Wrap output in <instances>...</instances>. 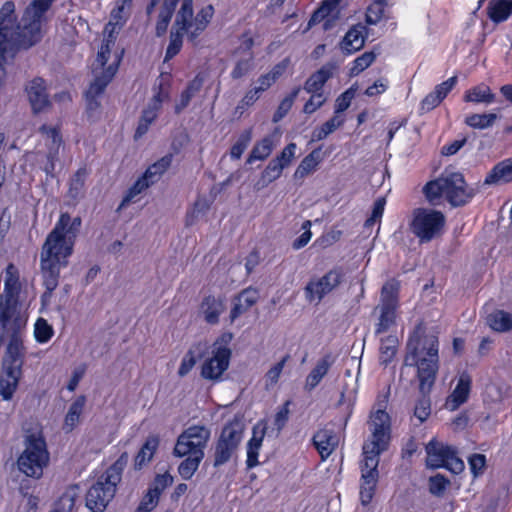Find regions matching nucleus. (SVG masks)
I'll return each instance as SVG.
<instances>
[{"label": "nucleus", "mask_w": 512, "mask_h": 512, "mask_svg": "<svg viewBox=\"0 0 512 512\" xmlns=\"http://www.w3.org/2000/svg\"><path fill=\"white\" fill-rule=\"evenodd\" d=\"M254 68V58L252 54L248 57L238 60L231 71V77L233 79H239L247 75Z\"/></svg>", "instance_id": "obj_58"}, {"label": "nucleus", "mask_w": 512, "mask_h": 512, "mask_svg": "<svg viewBox=\"0 0 512 512\" xmlns=\"http://www.w3.org/2000/svg\"><path fill=\"white\" fill-rule=\"evenodd\" d=\"M184 35L185 34L177 31V29H175L172 26L171 33H170V42L167 47L166 55H165V61L172 59L174 56H176L180 52V50L182 48V44H183V36Z\"/></svg>", "instance_id": "obj_54"}, {"label": "nucleus", "mask_w": 512, "mask_h": 512, "mask_svg": "<svg viewBox=\"0 0 512 512\" xmlns=\"http://www.w3.org/2000/svg\"><path fill=\"white\" fill-rule=\"evenodd\" d=\"M186 458L179 464L178 473L184 480H189L198 470L204 456L188 454Z\"/></svg>", "instance_id": "obj_47"}, {"label": "nucleus", "mask_w": 512, "mask_h": 512, "mask_svg": "<svg viewBox=\"0 0 512 512\" xmlns=\"http://www.w3.org/2000/svg\"><path fill=\"white\" fill-rule=\"evenodd\" d=\"M252 139V131L251 129L245 130L235 142V144L231 147L230 156L232 159L238 160L241 158L242 154L248 147L250 141Z\"/></svg>", "instance_id": "obj_55"}, {"label": "nucleus", "mask_w": 512, "mask_h": 512, "mask_svg": "<svg viewBox=\"0 0 512 512\" xmlns=\"http://www.w3.org/2000/svg\"><path fill=\"white\" fill-rule=\"evenodd\" d=\"M471 389V378L468 374H462L457 382L453 392L447 397L445 407L454 411L464 404L470 393Z\"/></svg>", "instance_id": "obj_27"}, {"label": "nucleus", "mask_w": 512, "mask_h": 512, "mask_svg": "<svg viewBox=\"0 0 512 512\" xmlns=\"http://www.w3.org/2000/svg\"><path fill=\"white\" fill-rule=\"evenodd\" d=\"M259 299V293L256 289H244L233 302V307L230 312V319L234 321L239 316L247 312Z\"/></svg>", "instance_id": "obj_30"}, {"label": "nucleus", "mask_w": 512, "mask_h": 512, "mask_svg": "<svg viewBox=\"0 0 512 512\" xmlns=\"http://www.w3.org/2000/svg\"><path fill=\"white\" fill-rule=\"evenodd\" d=\"M320 162V151L318 149L313 150L311 153H309L302 159V161L296 168L293 177L297 180L304 179L305 177L316 171Z\"/></svg>", "instance_id": "obj_40"}, {"label": "nucleus", "mask_w": 512, "mask_h": 512, "mask_svg": "<svg viewBox=\"0 0 512 512\" xmlns=\"http://www.w3.org/2000/svg\"><path fill=\"white\" fill-rule=\"evenodd\" d=\"M287 356L284 357L281 361L277 362L276 364H274L269 370L268 372L266 373L265 375V383H266V387L267 388H270V387H273L274 385L277 384L279 378H280V375L283 371V368L285 366V363L287 361Z\"/></svg>", "instance_id": "obj_59"}, {"label": "nucleus", "mask_w": 512, "mask_h": 512, "mask_svg": "<svg viewBox=\"0 0 512 512\" xmlns=\"http://www.w3.org/2000/svg\"><path fill=\"white\" fill-rule=\"evenodd\" d=\"M298 92L299 89H295L289 96L285 97L281 101L277 111L273 116L274 122L280 121L289 112V110L292 108L295 98L297 97Z\"/></svg>", "instance_id": "obj_61"}, {"label": "nucleus", "mask_w": 512, "mask_h": 512, "mask_svg": "<svg viewBox=\"0 0 512 512\" xmlns=\"http://www.w3.org/2000/svg\"><path fill=\"white\" fill-rule=\"evenodd\" d=\"M167 95L159 91L147 104L146 108L142 112L139 124L135 132V138H141L149 129V126L157 118L158 112L161 109L162 103Z\"/></svg>", "instance_id": "obj_20"}, {"label": "nucleus", "mask_w": 512, "mask_h": 512, "mask_svg": "<svg viewBox=\"0 0 512 512\" xmlns=\"http://www.w3.org/2000/svg\"><path fill=\"white\" fill-rule=\"evenodd\" d=\"M376 59L374 52H365L353 61L350 69V76H357L362 71L367 69Z\"/></svg>", "instance_id": "obj_57"}, {"label": "nucleus", "mask_w": 512, "mask_h": 512, "mask_svg": "<svg viewBox=\"0 0 512 512\" xmlns=\"http://www.w3.org/2000/svg\"><path fill=\"white\" fill-rule=\"evenodd\" d=\"M345 122V118L343 115H336L323 123L320 127L315 128L312 132V140L320 141L327 138L331 133H333L336 129L341 127Z\"/></svg>", "instance_id": "obj_44"}, {"label": "nucleus", "mask_w": 512, "mask_h": 512, "mask_svg": "<svg viewBox=\"0 0 512 512\" xmlns=\"http://www.w3.org/2000/svg\"><path fill=\"white\" fill-rule=\"evenodd\" d=\"M279 140L280 133L278 130H275L273 133L257 141L247 158V163L251 164L254 161H263L267 159L279 143Z\"/></svg>", "instance_id": "obj_24"}, {"label": "nucleus", "mask_w": 512, "mask_h": 512, "mask_svg": "<svg viewBox=\"0 0 512 512\" xmlns=\"http://www.w3.org/2000/svg\"><path fill=\"white\" fill-rule=\"evenodd\" d=\"M365 26L359 24L353 26L345 35L341 48L348 54L354 53L360 50L364 46L365 42Z\"/></svg>", "instance_id": "obj_35"}, {"label": "nucleus", "mask_w": 512, "mask_h": 512, "mask_svg": "<svg viewBox=\"0 0 512 512\" xmlns=\"http://www.w3.org/2000/svg\"><path fill=\"white\" fill-rule=\"evenodd\" d=\"M54 335L52 326L44 318H38L34 325V337L38 343H47Z\"/></svg>", "instance_id": "obj_52"}, {"label": "nucleus", "mask_w": 512, "mask_h": 512, "mask_svg": "<svg viewBox=\"0 0 512 512\" xmlns=\"http://www.w3.org/2000/svg\"><path fill=\"white\" fill-rule=\"evenodd\" d=\"M58 230L53 228L47 235L40 252V273L46 288L44 299L51 297L57 288L60 271L68 265V259L73 253L74 240Z\"/></svg>", "instance_id": "obj_3"}, {"label": "nucleus", "mask_w": 512, "mask_h": 512, "mask_svg": "<svg viewBox=\"0 0 512 512\" xmlns=\"http://www.w3.org/2000/svg\"><path fill=\"white\" fill-rule=\"evenodd\" d=\"M335 69L336 66L332 63L322 66L307 79L304 85L305 91L308 93L322 92L323 86L332 77Z\"/></svg>", "instance_id": "obj_34"}, {"label": "nucleus", "mask_w": 512, "mask_h": 512, "mask_svg": "<svg viewBox=\"0 0 512 512\" xmlns=\"http://www.w3.org/2000/svg\"><path fill=\"white\" fill-rule=\"evenodd\" d=\"M385 13V0H375L371 3L366 12V21L368 24H377Z\"/></svg>", "instance_id": "obj_56"}, {"label": "nucleus", "mask_w": 512, "mask_h": 512, "mask_svg": "<svg viewBox=\"0 0 512 512\" xmlns=\"http://www.w3.org/2000/svg\"><path fill=\"white\" fill-rule=\"evenodd\" d=\"M386 204L385 198H378L373 205L371 216L365 221L364 228L368 229L375 223L379 222L384 213V207Z\"/></svg>", "instance_id": "obj_62"}, {"label": "nucleus", "mask_w": 512, "mask_h": 512, "mask_svg": "<svg viewBox=\"0 0 512 512\" xmlns=\"http://www.w3.org/2000/svg\"><path fill=\"white\" fill-rule=\"evenodd\" d=\"M457 83V76H452L446 81L438 84L434 90L426 95L420 104V110L422 112H429L436 108L442 100L448 95Z\"/></svg>", "instance_id": "obj_23"}, {"label": "nucleus", "mask_w": 512, "mask_h": 512, "mask_svg": "<svg viewBox=\"0 0 512 512\" xmlns=\"http://www.w3.org/2000/svg\"><path fill=\"white\" fill-rule=\"evenodd\" d=\"M171 162L172 156L166 155L149 166L143 176L148 179L149 183L152 185L157 182L163 173L170 167Z\"/></svg>", "instance_id": "obj_46"}, {"label": "nucleus", "mask_w": 512, "mask_h": 512, "mask_svg": "<svg viewBox=\"0 0 512 512\" xmlns=\"http://www.w3.org/2000/svg\"><path fill=\"white\" fill-rule=\"evenodd\" d=\"M39 132L42 140L47 146V162L43 167L46 174H52L55 169V160L57 159L59 148L62 144V138L57 127L43 125Z\"/></svg>", "instance_id": "obj_19"}, {"label": "nucleus", "mask_w": 512, "mask_h": 512, "mask_svg": "<svg viewBox=\"0 0 512 512\" xmlns=\"http://www.w3.org/2000/svg\"><path fill=\"white\" fill-rule=\"evenodd\" d=\"M355 96V90L353 88H349L344 93H342L335 101V112L336 115H341L351 104Z\"/></svg>", "instance_id": "obj_64"}, {"label": "nucleus", "mask_w": 512, "mask_h": 512, "mask_svg": "<svg viewBox=\"0 0 512 512\" xmlns=\"http://www.w3.org/2000/svg\"><path fill=\"white\" fill-rule=\"evenodd\" d=\"M161 0H151V4L147 8V13L151 14L152 9L155 5H157ZM179 0H163V4L161 6L158 20L156 23V34L158 36H162L168 28V25L170 23L172 13L175 10L176 3Z\"/></svg>", "instance_id": "obj_32"}, {"label": "nucleus", "mask_w": 512, "mask_h": 512, "mask_svg": "<svg viewBox=\"0 0 512 512\" xmlns=\"http://www.w3.org/2000/svg\"><path fill=\"white\" fill-rule=\"evenodd\" d=\"M211 437V431L204 425H193L177 438L173 454L183 458L188 454L205 456L204 450Z\"/></svg>", "instance_id": "obj_13"}, {"label": "nucleus", "mask_w": 512, "mask_h": 512, "mask_svg": "<svg viewBox=\"0 0 512 512\" xmlns=\"http://www.w3.org/2000/svg\"><path fill=\"white\" fill-rule=\"evenodd\" d=\"M488 326L500 333L512 330V313L504 310H495L487 316Z\"/></svg>", "instance_id": "obj_39"}, {"label": "nucleus", "mask_w": 512, "mask_h": 512, "mask_svg": "<svg viewBox=\"0 0 512 512\" xmlns=\"http://www.w3.org/2000/svg\"><path fill=\"white\" fill-rule=\"evenodd\" d=\"M498 116L495 113L471 114L465 118V124L474 129L492 127Z\"/></svg>", "instance_id": "obj_48"}, {"label": "nucleus", "mask_w": 512, "mask_h": 512, "mask_svg": "<svg viewBox=\"0 0 512 512\" xmlns=\"http://www.w3.org/2000/svg\"><path fill=\"white\" fill-rule=\"evenodd\" d=\"M464 100L466 102L491 104L495 101V95L488 86L481 84L466 91Z\"/></svg>", "instance_id": "obj_42"}, {"label": "nucleus", "mask_w": 512, "mask_h": 512, "mask_svg": "<svg viewBox=\"0 0 512 512\" xmlns=\"http://www.w3.org/2000/svg\"><path fill=\"white\" fill-rule=\"evenodd\" d=\"M283 170L284 168L282 165L278 164L274 159H272L262 171L260 179L255 184V189L261 190L267 187L270 183L277 180L281 176Z\"/></svg>", "instance_id": "obj_43"}, {"label": "nucleus", "mask_w": 512, "mask_h": 512, "mask_svg": "<svg viewBox=\"0 0 512 512\" xmlns=\"http://www.w3.org/2000/svg\"><path fill=\"white\" fill-rule=\"evenodd\" d=\"M342 278L343 273L339 269H332L321 277L311 278L304 288L305 299L309 303L319 304L340 285Z\"/></svg>", "instance_id": "obj_18"}, {"label": "nucleus", "mask_w": 512, "mask_h": 512, "mask_svg": "<svg viewBox=\"0 0 512 512\" xmlns=\"http://www.w3.org/2000/svg\"><path fill=\"white\" fill-rule=\"evenodd\" d=\"M512 182V157L497 163L487 174L485 185H502Z\"/></svg>", "instance_id": "obj_31"}, {"label": "nucleus", "mask_w": 512, "mask_h": 512, "mask_svg": "<svg viewBox=\"0 0 512 512\" xmlns=\"http://www.w3.org/2000/svg\"><path fill=\"white\" fill-rule=\"evenodd\" d=\"M231 358V350L227 342L222 338L213 343L211 352L205 358L201 366V376L210 381L222 380V375L228 369Z\"/></svg>", "instance_id": "obj_16"}, {"label": "nucleus", "mask_w": 512, "mask_h": 512, "mask_svg": "<svg viewBox=\"0 0 512 512\" xmlns=\"http://www.w3.org/2000/svg\"><path fill=\"white\" fill-rule=\"evenodd\" d=\"M202 80L198 77L193 79L187 86V88L181 93L180 101L176 105V111L180 112L182 109L188 106L194 95L201 89Z\"/></svg>", "instance_id": "obj_51"}, {"label": "nucleus", "mask_w": 512, "mask_h": 512, "mask_svg": "<svg viewBox=\"0 0 512 512\" xmlns=\"http://www.w3.org/2000/svg\"><path fill=\"white\" fill-rule=\"evenodd\" d=\"M297 150L296 143H289L287 146L284 147V149L280 152L279 155H277L274 160L282 165V167L285 169L288 167L292 161L295 158Z\"/></svg>", "instance_id": "obj_60"}, {"label": "nucleus", "mask_w": 512, "mask_h": 512, "mask_svg": "<svg viewBox=\"0 0 512 512\" xmlns=\"http://www.w3.org/2000/svg\"><path fill=\"white\" fill-rule=\"evenodd\" d=\"M446 217L432 208H416L409 221L411 233L421 244L440 238L445 232Z\"/></svg>", "instance_id": "obj_10"}, {"label": "nucleus", "mask_w": 512, "mask_h": 512, "mask_svg": "<svg viewBox=\"0 0 512 512\" xmlns=\"http://www.w3.org/2000/svg\"><path fill=\"white\" fill-rule=\"evenodd\" d=\"M399 290L400 283L395 279H391L383 285L380 294V302L375 308V311L378 312L375 334L388 332L396 326L397 310L399 307Z\"/></svg>", "instance_id": "obj_12"}, {"label": "nucleus", "mask_w": 512, "mask_h": 512, "mask_svg": "<svg viewBox=\"0 0 512 512\" xmlns=\"http://www.w3.org/2000/svg\"><path fill=\"white\" fill-rule=\"evenodd\" d=\"M35 0L26 8L19 24L16 23L15 4L6 1L0 9V86L5 78L3 68L4 55L14 48H29L39 42L43 36V24L48 10L33 9Z\"/></svg>", "instance_id": "obj_1"}, {"label": "nucleus", "mask_w": 512, "mask_h": 512, "mask_svg": "<svg viewBox=\"0 0 512 512\" xmlns=\"http://www.w3.org/2000/svg\"><path fill=\"white\" fill-rule=\"evenodd\" d=\"M397 347L398 339L396 336L389 335L385 338H382L380 346V362L385 365L390 363L396 355Z\"/></svg>", "instance_id": "obj_50"}, {"label": "nucleus", "mask_w": 512, "mask_h": 512, "mask_svg": "<svg viewBox=\"0 0 512 512\" xmlns=\"http://www.w3.org/2000/svg\"><path fill=\"white\" fill-rule=\"evenodd\" d=\"M88 176V172L85 168H80L72 176L69 182L68 197L74 201H78L84 197L85 194V182Z\"/></svg>", "instance_id": "obj_41"}, {"label": "nucleus", "mask_w": 512, "mask_h": 512, "mask_svg": "<svg viewBox=\"0 0 512 512\" xmlns=\"http://www.w3.org/2000/svg\"><path fill=\"white\" fill-rule=\"evenodd\" d=\"M371 440L363 446L361 464L360 500L363 505L371 502L378 481L379 455L387 448L390 440V417L379 404L370 416Z\"/></svg>", "instance_id": "obj_2"}, {"label": "nucleus", "mask_w": 512, "mask_h": 512, "mask_svg": "<svg viewBox=\"0 0 512 512\" xmlns=\"http://www.w3.org/2000/svg\"><path fill=\"white\" fill-rule=\"evenodd\" d=\"M27 320L26 314L0 316V341L8 342L3 364L22 367Z\"/></svg>", "instance_id": "obj_7"}, {"label": "nucleus", "mask_w": 512, "mask_h": 512, "mask_svg": "<svg viewBox=\"0 0 512 512\" xmlns=\"http://www.w3.org/2000/svg\"><path fill=\"white\" fill-rule=\"evenodd\" d=\"M423 192L432 204H439L444 197L452 206L457 207L468 203L478 190L469 187L461 173L445 172L436 180L428 182Z\"/></svg>", "instance_id": "obj_6"}, {"label": "nucleus", "mask_w": 512, "mask_h": 512, "mask_svg": "<svg viewBox=\"0 0 512 512\" xmlns=\"http://www.w3.org/2000/svg\"><path fill=\"white\" fill-rule=\"evenodd\" d=\"M313 443L321 455V458L324 460L336 449L339 439L332 430L321 429L313 436Z\"/></svg>", "instance_id": "obj_28"}, {"label": "nucleus", "mask_w": 512, "mask_h": 512, "mask_svg": "<svg viewBox=\"0 0 512 512\" xmlns=\"http://www.w3.org/2000/svg\"><path fill=\"white\" fill-rule=\"evenodd\" d=\"M26 90L34 112H41L49 105L48 94L43 79H33L26 87Z\"/></svg>", "instance_id": "obj_26"}, {"label": "nucleus", "mask_w": 512, "mask_h": 512, "mask_svg": "<svg viewBox=\"0 0 512 512\" xmlns=\"http://www.w3.org/2000/svg\"><path fill=\"white\" fill-rule=\"evenodd\" d=\"M159 445V439L155 436H151L147 438L146 442L138 452L136 459H135V465L138 467H142L146 463H148L154 453L157 450V447Z\"/></svg>", "instance_id": "obj_49"}, {"label": "nucleus", "mask_w": 512, "mask_h": 512, "mask_svg": "<svg viewBox=\"0 0 512 512\" xmlns=\"http://www.w3.org/2000/svg\"><path fill=\"white\" fill-rule=\"evenodd\" d=\"M133 0H117L111 11L110 20L104 28V33L117 34L126 23L132 7Z\"/></svg>", "instance_id": "obj_22"}, {"label": "nucleus", "mask_w": 512, "mask_h": 512, "mask_svg": "<svg viewBox=\"0 0 512 512\" xmlns=\"http://www.w3.org/2000/svg\"><path fill=\"white\" fill-rule=\"evenodd\" d=\"M214 14L211 5L203 7L194 15L193 0H181L173 27L194 41L208 26Z\"/></svg>", "instance_id": "obj_11"}, {"label": "nucleus", "mask_w": 512, "mask_h": 512, "mask_svg": "<svg viewBox=\"0 0 512 512\" xmlns=\"http://www.w3.org/2000/svg\"><path fill=\"white\" fill-rule=\"evenodd\" d=\"M81 226V219L76 217L71 219L68 213L61 214L59 220L55 224L54 228H59V232L63 235H67L72 237V240L75 239L76 234Z\"/></svg>", "instance_id": "obj_45"}, {"label": "nucleus", "mask_w": 512, "mask_h": 512, "mask_svg": "<svg viewBox=\"0 0 512 512\" xmlns=\"http://www.w3.org/2000/svg\"><path fill=\"white\" fill-rule=\"evenodd\" d=\"M85 404L86 398L83 395L78 396L73 400L68 408L62 425L64 432L70 433L80 424Z\"/></svg>", "instance_id": "obj_33"}, {"label": "nucleus", "mask_w": 512, "mask_h": 512, "mask_svg": "<svg viewBox=\"0 0 512 512\" xmlns=\"http://www.w3.org/2000/svg\"><path fill=\"white\" fill-rule=\"evenodd\" d=\"M49 460L50 455L42 434L27 435L24 441V450L16 461L18 470L27 477L40 479Z\"/></svg>", "instance_id": "obj_8"}, {"label": "nucleus", "mask_w": 512, "mask_h": 512, "mask_svg": "<svg viewBox=\"0 0 512 512\" xmlns=\"http://www.w3.org/2000/svg\"><path fill=\"white\" fill-rule=\"evenodd\" d=\"M172 483L173 477L169 473L157 475L149 491L156 493V495L160 497L165 488L172 485Z\"/></svg>", "instance_id": "obj_63"}, {"label": "nucleus", "mask_w": 512, "mask_h": 512, "mask_svg": "<svg viewBox=\"0 0 512 512\" xmlns=\"http://www.w3.org/2000/svg\"><path fill=\"white\" fill-rule=\"evenodd\" d=\"M151 184L148 179L144 176L137 179V181L133 184V186L127 191L124 196L120 208L127 206L130 202H132L136 196L145 191Z\"/></svg>", "instance_id": "obj_53"}, {"label": "nucleus", "mask_w": 512, "mask_h": 512, "mask_svg": "<svg viewBox=\"0 0 512 512\" xmlns=\"http://www.w3.org/2000/svg\"><path fill=\"white\" fill-rule=\"evenodd\" d=\"M243 431V424L239 420H233L223 427L215 445L214 467H220L232 458L242 440Z\"/></svg>", "instance_id": "obj_14"}, {"label": "nucleus", "mask_w": 512, "mask_h": 512, "mask_svg": "<svg viewBox=\"0 0 512 512\" xmlns=\"http://www.w3.org/2000/svg\"><path fill=\"white\" fill-rule=\"evenodd\" d=\"M512 12V0H491L487 6L488 17L494 23L506 21Z\"/></svg>", "instance_id": "obj_37"}, {"label": "nucleus", "mask_w": 512, "mask_h": 512, "mask_svg": "<svg viewBox=\"0 0 512 512\" xmlns=\"http://www.w3.org/2000/svg\"><path fill=\"white\" fill-rule=\"evenodd\" d=\"M439 343L435 335H414L407 343L405 364L417 368L419 388L427 393L433 386L439 368Z\"/></svg>", "instance_id": "obj_4"}, {"label": "nucleus", "mask_w": 512, "mask_h": 512, "mask_svg": "<svg viewBox=\"0 0 512 512\" xmlns=\"http://www.w3.org/2000/svg\"><path fill=\"white\" fill-rule=\"evenodd\" d=\"M425 450L426 464L430 468L445 467L455 474L461 473L465 468L463 460L458 457L457 451L452 446L432 439L427 443Z\"/></svg>", "instance_id": "obj_15"}, {"label": "nucleus", "mask_w": 512, "mask_h": 512, "mask_svg": "<svg viewBox=\"0 0 512 512\" xmlns=\"http://www.w3.org/2000/svg\"><path fill=\"white\" fill-rule=\"evenodd\" d=\"M22 374V367L3 364L0 377V394L4 400H10L16 391L19 379Z\"/></svg>", "instance_id": "obj_21"}, {"label": "nucleus", "mask_w": 512, "mask_h": 512, "mask_svg": "<svg viewBox=\"0 0 512 512\" xmlns=\"http://www.w3.org/2000/svg\"><path fill=\"white\" fill-rule=\"evenodd\" d=\"M125 462L117 460L103 473L86 494V506L92 512H103L116 492V486L121 481Z\"/></svg>", "instance_id": "obj_9"}, {"label": "nucleus", "mask_w": 512, "mask_h": 512, "mask_svg": "<svg viewBox=\"0 0 512 512\" xmlns=\"http://www.w3.org/2000/svg\"><path fill=\"white\" fill-rule=\"evenodd\" d=\"M265 435V427L255 426L253 428V434L247 444V466L249 468L258 465L259 451L262 446V442Z\"/></svg>", "instance_id": "obj_36"}, {"label": "nucleus", "mask_w": 512, "mask_h": 512, "mask_svg": "<svg viewBox=\"0 0 512 512\" xmlns=\"http://www.w3.org/2000/svg\"><path fill=\"white\" fill-rule=\"evenodd\" d=\"M225 304L224 299L209 295L205 297L200 305V314L204 317L205 321L209 324H216L219 321V316L224 312Z\"/></svg>", "instance_id": "obj_29"}, {"label": "nucleus", "mask_w": 512, "mask_h": 512, "mask_svg": "<svg viewBox=\"0 0 512 512\" xmlns=\"http://www.w3.org/2000/svg\"><path fill=\"white\" fill-rule=\"evenodd\" d=\"M341 0H324L321 7L314 12L308 23V28L323 22V30L332 27V22L338 14L337 7Z\"/></svg>", "instance_id": "obj_25"}, {"label": "nucleus", "mask_w": 512, "mask_h": 512, "mask_svg": "<svg viewBox=\"0 0 512 512\" xmlns=\"http://www.w3.org/2000/svg\"><path fill=\"white\" fill-rule=\"evenodd\" d=\"M20 290L19 271L13 264H9L5 270L4 290L0 297V316L26 314L19 305Z\"/></svg>", "instance_id": "obj_17"}, {"label": "nucleus", "mask_w": 512, "mask_h": 512, "mask_svg": "<svg viewBox=\"0 0 512 512\" xmlns=\"http://www.w3.org/2000/svg\"><path fill=\"white\" fill-rule=\"evenodd\" d=\"M103 36L104 38L97 52L96 59L92 63L93 81L86 91L87 108L89 110L98 108L99 103L96 99L104 92L106 86L115 76L121 61V54L117 51H112L115 46L116 36L104 32Z\"/></svg>", "instance_id": "obj_5"}, {"label": "nucleus", "mask_w": 512, "mask_h": 512, "mask_svg": "<svg viewBox=\"0 0 512 512\" xmlns=\"http://www.w3.org/2000/svg\"><path fill=\"white\" fill-rule=\"evenodd\" d=\"M332 364L333 359L330 355H326L321 358L306 377V389H314L327 374Z\"/></svg>", "instance_id": "obj_38"}]
</instances>
